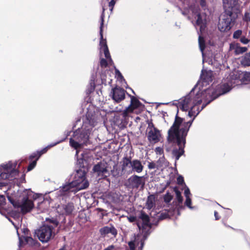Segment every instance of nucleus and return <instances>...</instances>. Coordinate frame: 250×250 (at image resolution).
Wrapping results in <instances>:
<instances>
[{
    "instance_id": "obj_10",
    "label": "nucleus",
    "mask_w": 250,
    "mask_h": 250,
    "mask_svg": "<svg viewBox=\"0 0 250 250\" xmlns=\"http://www.w3.org/2000/svg\"><path fill=\"white\" fill-rule=\"evenodd\" d=\"M80 156L81 157H80L79 153H78V155H76L77 157V165H78L81 168H85L84 167L89 164L93 159L92 154L91 152L88 151L87 152H86L81 153Z\"/></svg>"
},
{
    "instance_id": "obj_8",
    "label": "nucleus",
    "mask_w": 250,
    "mask_h": 250,
    "mask_svg": "<svg viewBox=\"0 0 250 250\" xmlns=\"http://www.w3.org/2000/svg\"><path fill=\"white\" fill-rule=\"evenodd\" d=\"M148 126L146 130V135L148 142L154 144L161 140V133L160 131L155 127L151 121H148Z\"/></svg>"
},
{
    "instance_id": "obj_19",
    "label": "nucleus",
    "mask_w": 250,
    "mask_h": 250,
    "mask_svg": "<svg viewBox=\"0 0 250 250\" xmlns=\"http://www.w3.org/2000/svg\"><path fill=\"white\" fill-rule=\"evenodd\" d=\"M63 140H61L60 141L57 142L55 143H52V144L47 146L46 147H45V148H43L41 151H37V152L32 154L30 156V158L31 159H33L34 158H37V160H38L39 159V158L40 157V156L42 154L46 153L49 149H50L51 147H52L53 146H56V145L58 144L59 143H60V142H61Z\"/></svg>"
},
{
    "instance_id": "obj_1",
    "label": "nucleus",
    "mask_w": 250,
    "mask_h": 250,
    "mask_svg": "<svg viewBox=\"0 0 250 250\" xmlns=\"http://www.w3.org/2000/svg\"><path fill=\"white\" fill-rule=\"evenodd\" d=\"M195 87L188 94L173 104L176 106L178 110L181 109L188 111V116L193 118L190 121L184 122L183 118L176 115L174 123L168 131V142L176 141L179 146L178 149H174L172 151L176 160H178L184 153L185 137L195 117L208 104L221 94L215 95L212 88L195 93Z\"/></svg>"
},
{
    "instance_id": "obj_26",
    "label": "nucleus",
    "mask_w": 250,
    "mask_h": 250,
    "mask_svg": "<svg viewBox=\"0 0 250 250\" xmlns=\"http://www.w3.org/2000/svg\"><path fill=\"white\" fill-rule=\"evenodd\" d=\"M198 42H199V45L200 49L201 51L202 52V56H203V58H204V54L203 51L205 48V44L204 40L201 35H200L199 36ZM204 61L203 59V62H204Z\"/></svg>"
},
{
    "instance_id": "obj_37",
    "label": "nucleus",
    "mask_w": 250,
    "mask_h": 250,
    "mask_svg": "<svg viewBox=\"0 0 250 250\" xmlns=\"http://www.w3.org/2000/svg\"><path fill=\"white\" fill-rule=\"evenodd\" d=\"M36 158V160L33 161V162H32L29 165L28 167V171H30V170H31L32 169H33L36 166V164H37V161L38 160H37V158Z\"/></svg>"
},
{
    "instance_id": "obj_42",
    "label": "nucleus",
    "mask_w": 250,
    "mask_h": 250,
    "mask_svg": "<svg viewBox=\"0 0 250 250\" xmlns=\"http://www.w3.org/2000/svg\"><path fill=\"white\" fill-rule=\"evenodd\" d=\"M5 198L3 195H0V206H2L5 204Z\"/></svg>"
},
{
    "instance_id": "obj_31",
    "label": "nucleus",
    "mask_w": 250,
    "mask_h": 250,
    "mask_svg": "<svg viewBox=\"0 0 250 250\" xmlns=\"http://www.w3.org/2000/svg\"><path fill=\"white\" fill-rule=\"evenodd\" d=\"M123 162L122 170L127 166L130 165L131 166L132 161L129 158H125Z\"/></svg>"
},
{
    "instance_id": "obj_23",
    "label": "nucleus",
    "mask_w": 250,
    "mask_h": 250,
    "mask_svg": "<svg viewBox=\"0 0 250 250\" xmlns=\"http://www.w3.org/2000/svg\"><path fill=\"white\" fill-rule=\"evenodd\" d=\"M241 64L244 66H250V52L240 58Z\"/></svg>"
},
{
    "instance_id": "obj_12",
    "label": "nucleus",
    "mask_w": 250,
    "mask_h": 250,
    "mask_svg": "<svg viewBox=\"0 0 250 250\" xmlns=\"http://www.w3.org/2000/svg\"><path fill=\"white\" fill-rule=\"evenodd\" d=\"M131 102L130 105L125 109L122 113L123 117L126 119L128 114L133 112L134 110L138 108L141 105L140 101L135 97L130 95Z\"/></svg>"
},
{
    "instance_id": "obj_14",
    "label": "nucleus",
    "mask_w": 250,
    "mask_h": 250,
    "mask_svg": "<svg viewBox=\"0 0 250 250\" xmlns=\"http://www.w3.org/2000/svg\"><path fill=\"white\" fill-rule=\"evenodd\" d=\"M125 93L126 91L124 89L116 87L112 89L111 94L113 100L116 102L119 103L125 99Z\"/></svg>"
},
{
    "instance_id": "obj_51",
    "label": "nucleus",
    "mask_w": 250,
    "mask_h": 250,
    "mask_svg": "<svg viewBox=\"0 0 250 250\" xmlns=\"http://www.w3.org/2000/svg\"><path fill=\"white\" fill-rule=\"evenodd\" d=\"M28 230L27 229H23V233L25 234L26 233H27Z\"/></svg>"
},
{
    "instance_id": "obj_21",
    "label": "nucleus",
    "mask_w": 250,
    "mask_h": 250,
    "mask_svg": "<svg viewBox=\"0 0 250 250\" xmlns=\"http://www.w3.org/2000/svg\"><path fill=\"white\" fill-rule=\"evenodd\" d=\"M100 231L102 235L111 234L115 236L117 234L116 229L113 226L104 227L100 229Z\"/></svg>"
},
{
    "instance_id": "obj_2",
    "label": "nucleus",
    "mask_w": 250,
    "mask_h": 250,
    "mask_svg": "<svg viewBox=\"0 0 250 250\" xmlns=\"http://www.w3.org/2000/svg\"><path fill=\"white\" fill-rule=\"evenodd\" d=\"M87 109L83 125L73 132L69 140L70 146L76 150V155L80 150L86 149L85 147L92 144L91 136L96 130L95 127L98 123L94 107L89 105Z\"/></svg>"
},
{
    "instance_id": "obj_39",
    "label": "nucleus",
    "mask_w": 250,
    "mask_h": 250,
    "mask_svg": "<svg viewBox=\"0 0 250 250\" xmlns=\"http://www.w3.org/2000/svg\"><path fill=\"white\" fill-rule=\"evenodd\" d=\"M155 152L157 155H162L163 154V149L161 147H157L155 149Z\"/></svg>"
},
{
    "instance_id": "obj_29",
    "label": "nucleus",
    "mask_w": 250,
    "mask_h": 250,
    "mask_svg": "<svg viewBox=\"0 0 250 250\" xmlns=\"http://www.w3.org/2000/svg\"><path fill=\"white\" fill-rule=\"evenodd\" d=\"M240 42L244 44H246L250 42V31L246 36H242L240 38Z\"/></svg>"
},
{
    "instance_id": "obj_55",
    "label": "nucleus",
    "mask_w": 250,
    "mask_h": 250,
    "mask_svg": "<svg viewBox=\"0 0 250 250\" xmlns=\"http://www.w3.org/2000/svg\"><path fill=\"white\" fill-rule=\"evenodd\" d=\"M163 159H164L163 158H162L161 159H160L159 161H163Z\"/></svg>"
},
{
    "instance_id": "obj_30",
    "label": "nucleus",
    "mask_w": 250,
    "mask_h": 250,
    "mask_svg": "<svg viewBox=\"0 0 250 250\" xmlns=\"http://www.w3.org/2000/svg\"><path fill=\"white\" fill-rule=\"evenodd\" d=\"M191 199L190 197H187L186 198V201L185 202V205L188 208L190 209H195L196 208L195 207L191 206Z\"/></svg>"
},
{
    "instance_id": "obj_22",
    "label": "nucleus",
    "mask_w": 250,
    "mask_h": 250,
    "mask_svg": "<svg viewBox=\"0 0 250 250\" xmlns=\"http://www.w3.org/2000/svg\"><path fill=\"white\" fill-rule=\"evenodd\" d=\"M213 72L211 71L204 72L202 70L201 75V79L202 81L203 84L204 83L209 84L212 80Z\"/></svg>"
},
{
    "instance_id": "obj_5",
    "label": "nucleus",
    "mask_w": 250,
    "mask_h": 250,
    "mask_svg": "<svg viewBox=\"0 0 250 250\" xmlns=\"http://www.w3.org/2000/svg\"><path fill=\"white\" fill-rule=\"evenodd\" d=\"M39 198V194L28 189L23 190L17 200L11 202L15 207L20 208L22 213L25 214L30 211L33 208L32 199L36 200Z\"/></svg>"
},
{
    "instance_id": "obj_13",
    "label": "nucleus",
    "mask_w": 250,
    "mask_h": 250,
    "mask_svg": "<svg viewBox=\"0 0 250 250\" xmlns=\"http://www.w3.org/2000/svg\"><path fill=\"white\" fill-rule=\"evenodd\" d=\"M232 21L231 15L221 18L219 20L218 29L221 32L229 31L231 28L230 23Z\"/></svg>"
},
{
    "instance_id": "obj_27",
    "label": "nucleus",
    "mask_w": 250,
    "mask_h": 250,
    "mask_svg": "<svg viewBox=\"0 0 250 250\" xmlns=\"http://www.w3.org/2000/svg\"><path fill=\"white\" fill-rule=\"evenodd\" d=\"M74 209V207L72 203H68L67 205H65V214H70L72 213Z\"/></svg>"
},
{
    "instance_id": "obj_6",
    "label": "nucleus",
    "mask_w": 250,
    "mask_h": 250,
    "mask_svg": "<svg viewBox=\"0 0 250 250\" xmlns=\"http://www.w3.org/2000/svg\"><path fill=\"white\" fill-rule=\"evenodd\" d=\"M17 164L9 161L3 163L0 166V179L11 180L18 174V171L16 169Z\"/></svg>"
},
{
    "instance_id": "obj_32",
    "label": "nucleus",
    "mask_w": 250,
    "mask_h": 250,
    "mask_svg": "<svg viewBox=\"0 0 250 250\" xmlns=\"http://www.w3.org/2000/svg\"><path fill=\"white\" fill-rule=\"evenodd\" d=\"M65 205H59L56 208L57 212L61 215L65 214Z\"/></svg>"
},
{
    "instance_id": "obj_46",
    "label": "nucleus",
    "mask_w": 250,
    "mask_h": 250,
    "mask_svg": "<svg viewBox=\"0 0 250 250\" xmlns=\"http://www.w3.org/2000/svg\"><path fill=\"white\" fill-rule=\"evenodd\" d=\"M128 220L130 222H133L136 220V218L134 216H130L128 217Z\"/></svg>"
},
{
    "instance_id": "obj_43",
    "label": "nucleus",
    "mask_w": 250,
    "mask_h": 250,
    "mask_svg": "<svg viewBox=\"0 0 250 250\" xmlns=\"http://www.w3.org/2000/svg\"><path fill=\"white\" fill-rule=\"evenodd\" d=\"M115 72H116V76L118 77V78H121V79H122L123 78L121 73L120 72V71L116 69Z\"/></svg>"
},
{
    "instance_id": "obj_25",
    "label": "nucleus",
    "mask_w": 250,
    "mask_h": 250,
    "mask_svg": "<svg viewBox=\"0 0 250 250\" xmlns=\"http://www.w3.org/2000/svg\"><path fill=\"white\" fill-rule=\"evenodd\" d=\"M232 87H233V84L232 81H229L226 83H224L222 86L223 92L222 94H225L229 91Z\"/></svg>"
},
{
    "instance_id": "obj_53",
    "label": "nucleus",
    "mask_w": 250,
    "mask_h": 250,
    "mask_svg": "<svg viewBox=\"0 0 250 250\" xmlns=\"http://www.w3.org/2000/svg\"><path fill=\"white\" fill-rule=\"evenodd\" d=\"M11 222L12 223V224H13V225L15 226V228L16 229L17 233L19 235V232H18V227L16 225H15L14 223H13L12 222Z\"/></svg>"
},
{
    "instance_id": "obj_3",
    "label": "nucleus",
    "mask_w": 250,
    "mask_h": 250,
    "mask_svg": "<svg viewBox=\"0 0 250 250\" xmlns=\"http://www.w3.org/2000/svg\"><path fill=\"white\" fill-rule=\"evenodd\" d=\"M86 170L85 168L77 169L72 181L66 183L60 188L58 192L60 196L65 195L67 192L76 193L77 191L87 188L89 183L86 179Z\"/></svg>"
},
{
    "instance_id": "obj_7",
    "label": "nucleus",
    "mask_w": 250,
    "mask_h": 250,
    "mask_svg": "<svg viewBox=\"0 0 250 250\" xmlns=\"http://www.w3.org/2000/svg\"><path fill=\"white\" fill-rule=\"evenodd\" d=\"M104 18L103 15L101 17V23L100 26V36L101 41L100 42V53H104L106 60L102 58L101 59L100 64L102 67H106L108 64H111L112 63V60L111 58L110 53L106 44L105 40L103 39V27Z\"/></svg>"
},
{
    "instance_id": "obj_56",
    "label": "nucleus",
    "mask_w": 250,
    "mask_h": 250,
    "mask_svg": "<svg viewBox=\"0 0 250 250\" xmlns=\"http://www.w3.org/2000/svg\"><path fill=\"white\" fill-rule=\"evenodd\" d=\"M2 186V183L0 182V187Z\"/></svg>"
},
{
    "instance_id": "obj_40",
    "label": "nucleus",
    "mask_w": 250,
    "mask_h": 250,
    "mask_svg": "<svg viewBox=\"0 0 250 250\" xmlns=\"http://www.w3.org/2000/svg\"><path fill=\"white\" fill-rule=\"evenodd\" d=\"M177 183L179 185H183L184 184L185 185L184 178L183 176L180 175L177 177Z\"/></svg>"
},
{
    "instance_id": "obj_9",
    "label": "nucleus",
    "mask_w": 250,
    "mask_h": 250,
    "mask_svg": "<svg viewBox=\"0 0 250 250\" xmlns=\"http://www.w3.org/2000/svg\"><path fill=\"white\" fill-rule=\"evenodd\" d=\"M53 227L44 225L36 230L35 234L39 239L42 243L47 242L52 236Z\"/></svg>"
},
{
    "instance_id": "obj_57",
    "label": "nucleus",
    "mask_w": 250,
    "mask_h": 250,
    "mask_svg": "<svg viewBox=\"0 0 250 250\" xmlns=\"http://www.w3.org/2000/svg\"><path fill=\"white\" fill-rule=\"evenodd\" d=\"M249 74H247L245 75V76H247V75H249Z\"/></svg>"
},
{
    "instance_id": "obj_11",
    "label": "nucleus",
    "mask_w": 250,
    "mask_h": 250,
    "mask_svg": "<svg viewBox=\"0 0 250 250\" xmlns=\"http://www.w3.org/2000/svg\"><path fill=\"white\" fill-rule=\"evenodd\" d=\"M107 164L104 162H100L95 165L92 169L94 173L101 178L107 177L108 174V171L107 169Z\"/></svg>"
},
{
    "instance_id": "obj_48",
    "label": "nucleus",
    "mask_w": 250,
    "mask_h": 250,
    "mask_svg": "<svg viewBox=\"0 0 250 250\" xmlns=\"http://www.w3.org/2000/svg\"><path fill=\"white\" fill-rule=\"evenodd\" d=\"M200 4L203 8H204L206 6L205 0H200Z\"/></svg>"
},
{
    "instance_id": "obj_16",
    "label": "nucleus",
    "mask_w": 250,
    "mask_h": 250,
    "mask_svg": "<svg viewBox=\"0 0 250 250\" xmlns=\"http://www.w3.org/2000/svg\"><path fill=\"white\" fill-rule=\"evenodd\" d=\"M195 18H197L196 24L200 26V31L202 33L205 29L207 21L206 15L197 13Z\"/></svg>"
},
{
    "instance_id": "obj_50",
    "label": "nucleus",
    "mask_w": 250,
    "mask_h": 250,
    "mask_svg": "<svg viewBox=\"0 0 250 250\" xmlns=\"http://www.w3.org/2000/svg\"><path fill=\"white\" fill-rule=\"evenodd\" d=\"M52 222H53V224H54L55 226H57V225H58V222L57 221H56V220H53Z\"/></svg>"
},
{
    "instance_id": "obj_41",
    "label": "nucleus",
    "mask_w": 250,
    "mask_h": 250,
    "mask_svg": "<svg viewBox=\"0 0 250 250\" xmlns=\"http://www.w3.org/2000/svg\"><path fill=\"white\" fill-rule=\"evenodd\" d=\"M123 171L126 172L128 174H130L132 173V170L131 169V167L130 165L127 166L123 169Z\"/></svg>"
},
{
    "instance_id": "obj_33",
    "label": "nucleus",
    "mask_w": 250,
    "mask_h": 250,
    "mask_svg": "<svg viewBox=\"0 0 250 250\" xmlns=\"http://www.w3.org/2000/svg\"><path fill=\"white\" fill-rule=\"evenodd\" d=\"M24 239L26 242L30 245H34L35 243V241L31 237L29 236H24Z\"/></svg>"
},
{
    "instance_id": "obj_35",
    "label": "nucleus",
    "mask_w": 250,
    "mask_h": 250,
    "mask_svg": "<svg viewBox=\"0 0 250 250\" xmlns=\"http://www.w3.org/2000/svg\"><path fill=\"white\" fill-rule=\"evenodd\" d=\"M243 20L246 22L250 21V13L249 11H246L243 17Z\"/></svg>"
},
{
    "instance_id": "obj_15",
    "label": "nucleus",
    "mask_w": 250,
    "mask_h": 250,
    "mask_svg": "<svg viewBox=\"0 0 250 250\" xmlns=\"http://www.w3.org/2000/svg\"><path fill=\"white\" fill-rule=\"evenodd\" d=\"M129 185L132 188H138L140 185L144 186V183L142 181V177L137 175H133L128 179Z\"/></svg>"
},
{
    "instance_id": "obj_45",
    "label": "nucleus",
    "mask_w": 250,
    "mask_h": 250,
    "mask_svg": "<svg viewBox=\"0 0 250 250\" xmlns=\"http://www.w3.org/2000/svg\"><path fill=\"white\" fill-rule=\"evenodd\" d=\"M115 2L114 0H111L109 3V6L111 7V11L112 10L113 7L114 5Z\"/></svg>"
},
{
    "instance_id": "obj_49",
    "label": "nucleus",
    "mask_w": 250,
    "mask_h": 250,
    "mask_svg": "<svg viewBox=\"0 0 250 250\" xmlns=\"http://www.w3.org/2000/svg\"><path fill=\"white\" fill-rule=\"evenodd\" d=\"M214 216L216 220H218L219 219V217L218 216V213L216 211H214Z\"/></svg>"
},
{
    "instance_id": "obj_44",
    "label": "nucleus",
    "mask_w": 250,
    "mask_h": 250,
    "mask_svg": "<svg viewBox=\"0 0 250 250\" xmlns=\"http://www.w3.org/2000/svg\"><path fill=\"white\" fill-rule=\"evenodd\" d=\"M149 169H154L156 167V165L154 163H149L148 165Z\"/></svg>"
},
{
    "instance_id": "obj_38",
    "label": "nucleus",
    "mask_w": 250,
    "mask_h": 250,
    "mask_svg": "<svg viewBox=\"0 0 250 250\" xmlns=\"http://www.w3.org/2000/svg\"><path fill=\"white\" fill-rule=\"evenodd\" d=\"M185 191H184V195L186 197V198L187 197H190L191 193L189 190V189L188 187H187L186 184H185Z\"/></svg>"
},
{
    "instance_id": "obj_4",
    "label": "nucleus",
    "mask_w": 250,
    "mask_h": 250,
    "mask_svg": "<svg viewBox=\"0 0 250 250\" xmlns=\"http://www.w3.org/2000/svg\"><path fill=\"white\" fill-rule=\"evenodd\" d=\"M140 219L142 223H138V227L140 230H142V232L137 235H134L133 239L128 242L130 250H142L145 241L150 233L151 225L148 216L142 213Z\"/></svg>"
},
{
    "instance_id": "obj_24",
    "label": "nucleus",
    "mask_w": 250,
    "mask_h": 250,
    "mask_svg": "<svg viewBox=\"0 0 250 250\" xmlns=\"http://www.w3.org/2000/svg\"><path fill=\"white\" fill-rule=\"evenodd\" d=\"M146 206L148 209H151L155 206V196L153 195H149L147 197Z\"/></svg>"
},
{
    "instance_id": "obj_34",
    "label": "nucleus",
    "mask_w": 250,
    "mask_h": 250,
    "mask_svg": "<svg viewBox=\"0 0 250 250\" xmlns=\"http://www.w3.org/2000/svg\"><path fill=\"white\" fill-rule=\"evenodd\" d=\"M172 198H173L172 195H171L169 193H167V194H166L164 197V201L166 203H169L172 200Z\"/></svg>"
},
{
    "instance_id": "obj_17",
    "label": "nucleus",
    "mask_w": 250,
    "mask_h": 250,
    "mask_svg": "<svg viewBox=\"0 0 250 250\" xmlns=\"http://www.w3.org/2000/svg\"><path fill=\"white\" fill-rule=\"evenodd\" d=\"M229 50L233 51L235 55H239L246 52L248 50L247 47H241L238 43H233L230 44Z\"/></svg>"
},
{
    "instance_id": "obj_28",
    "label": "nucleus",
    "mask_w": 250,
    "mask_h": 250,
    "mask_svg": "<svg viewBox=\"0 0 250 250\" xmlns=\"http://www.w3.org/2000/svg\"><path fill=\"white\" fill-rule=\"evenodd\" d=\"M174 191L176 194V199L179 204H182L183 201V197L181 195V193L176 188L174 189Z\"/></svg>"
},
{
    "instance_id": "obj_18",
    "label": "nucleus",
    "mask_w": 250,
    "mask_h": 250,
    "mask_svg": "<svg viewBox=\"0 0 250 250\" xmlns=\"http://www.w3.org/2000/svg\"><path fill=\"white\" fill-rule=\"evenodd\" d=\"M224 9L228 10V14H231V10L237 5V0H223Z\"/></svg>"
},
{
    "instance_id": "obj_52",
    "label": "nucleus",
    "mask_w": 250,
    "mask_h": 250,
    "mask_svg": "<svg viewBox=\"0 0 250 250\" xmlns=\"http://www.w3.org/2000/svg\"><path fill=\"white\" fill-rule=\"evenodd\" d=\"M168 163L167 161H165V162H164V165H164V166H165V167H167V166H168Z\"/></svg>"
},
{
    "instance_id": "obj_36",
    "label": "nucleus",
    "mask_w": 250,
    "mask_h": 250,
    "mask_svg": "<svg viewBox=\"0 0 250 250\" xmlns=\"http://www.w3.org/2000/svg\"><path fill=\"white\" fill-rule=\"evenodd\" d=\"M242 34V31L241 30H237L235 31L233 34V38L234 39H238L240 38Z\"/></svg>"
},
{
    "instance_id": "obj_20",
    "label": "nucleus",
    "mask_w": 250,
    "mask_h": 250,
    "mask_svg": "<svg viewBox=\"0 0 250 250\" xmlns=\"http://www.w3.org/2000/svg\"><path fill=\"white\" fill-rule=\"evenodd\" d=\"M143 169L144 166L140 160L137 159L132 160L131 169L132 172L139 173L143 171Z\"/></svg>"
},
{
    "instance_id": "obj_47",
    "label": "nucleus",
    "mask_w": 250,
    "mask_h": 250,
    "mask_svg": "<svg viewBox=\"0 0 250 250\" xmlns=\"http://www.w3.org/2000/svg\"><path fill=\"white\" fill-rule=\"evenodd\" d=\"M114 246L112 245L104 249V250H113L114 249Z\"/></svg>"
},
{
    "instance_id": "obj_54",
    "label": "nucleus",
    "mask_w": 250,
    "mask_h": 250,
    "mask_svg": "<svg viewBox=\"0 0 250 250\" xmlns=\"http://www.w3.org/2000/svg\"><path fill=\"white\" fill-rule=\"evenodd\" d=\"M19 241H20L19 245H20V246H21V237H19Z\"/></svg>"
}]
</instances>
